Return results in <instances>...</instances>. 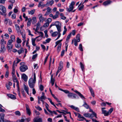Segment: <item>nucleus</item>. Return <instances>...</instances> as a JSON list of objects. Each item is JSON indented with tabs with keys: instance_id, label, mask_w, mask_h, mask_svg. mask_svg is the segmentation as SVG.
<instances>
[{
	"instance_id": "nucleus-1",
	"label": "nucleus",
	"mask_w": 122,
	"mask_h": 122,
	"mask_svg": "<svg viewBox=\"0 0 122 122\" xmlns=\"http://www.w3.org/2000/svg\"><path fill=\"white\" fill-rule=\"evenodd\" d=\"M55 25L57 28L58 31H59L61 28V24L59 21H56L55 23H53L51 24L50 26V28H51L52 26Z\"/></svg>"
},
{
	"instance_id": "nucleus-2",
	"label": "nucleus",
	"mask_w": 122,
	"mask_h": 122,
	"mask_svg": "<svg viewBox=\"0 0 122 122\" xmlns=\"http://www.w3.org/2000/svg\"><path fill=\"white\" fill-rule=\"evenodd\" d=\"M36 82L33 81V79L30 78L28 82V84L30 87L31 88H34L35 86Z\"/></svg>"
},
{
	"instance_id": "nucleus-3",
	"label": "nucleus",
	"mask_w": 122,
	"mask_h": 122,
	"mask_svg": "<svg viewBox=\"0 0 122 122\" xmlns=\"http://www.w3.org/2000/svg\"><path fill=\"white\" fill-rule=\"evenodd\" d=\"M75 4V2L74 1L71 2L69 5V8H67V11L70 12L72 11L74 8V5Z\"/></svg>"
},
{
	"instance_id": "nucleus-4",
	"label": "nucleus",
	"mask_w": 122,
	"mask_h": 122,
	"mask_svg": "<svg viewBox=\"0 0 122 122\" xmlns=\"http://www.w3.org/2000/svg\"><path fill=\"white\" fill-rule=\"evenodd\" d=\"M42 95L41 97H40L39 96H38V99L39 100H40V101L42 102L43 104H44V100H45L46 99V97L45 96V93L43 92H42Z\"/></svg>"
},
{
	"instance_id": "nucleus-5",
	"label": "nucleus",
	"mask_w": 122,
	"mask_h": 122,
	"mask_svg": "<svg viewBox=\"0 0 122 122\" xmlns=\"http://www.w3.org/2000/svg\"><path fill=\"white\" fill-rule=\"evenodd\" d=\"M67 96L69 98L72 99L73 98H76L77 97H78L76 94L70 92L68 94Z\"/></svg>"
},
{
	"instance_id": "nucleus-6",
	"label": "nucleus",
	"mask_w": 122,
	"mask_h": 122,
	"mask_svg": "<svg viewBox=\"0 0 122 122\" xmlns=\"http://www.w3.org/2000/svg\"><path fill=\"white\" fill-rule=\"evenodd\" d=\"M12 42L11 41L8 40L7 44L8 49L9 51L11 50L12 49L13 45L12 44Z\"/></svg>"
},
{
	"instance_id": "nucleus-7",
	"label": "nucleus",
	"mask_w": 122,
	"mask_h": 122,
	"mask_svg": "<svg viewBox=\"0 0 122 122\" xmlns=\"http://www.w3.org/2000/svg\"><path fill=\"white\" fill-rule=\"evenodd\" d=\"M28 68L27 66L25 65L21 66L20 68V70L21 72H24Z\"/></svg>"
},
{
	"instance_id": "nucleus-8",
	"label": "nucleus",
	"mask_w": 122,
	"mask_h": 122,
	"mask_svg": "<svg viewBox=\"0 0 122 122\" xmlns=\"http://www.w3.org/2000/svg\"><path fill=\"white\" fill-rule=\"evenodd\" d=\"M15 61L13 62L12 68V76L14 75H15Z\"/></svg>"
},
{
	"instance_id": "nucleus-9",
	"label": "nucleus",
	"mask_w": 122,
	"mask_h": 122,
	"mask_svg": "<svg viewBox=\"0 0 122 122\" xmlns=\"http://www.w3.org/2000/svg\"><path fill=\"white\" fill-rule=\"evenodd\" d=\"M5 114L3 113H1L0 114V122H4V119Z\"/></svg>"
},
{
	"instance_id": "nucleus-10",
	"label": "nucleus",
	"mask_w": 122,
	"mask_h": 122,
	"mask_svg": "<svg viewBox=\"0 0 122 122\" xmlns=\"http://www.w3.org/2000/svg\"><path fill=\"white\" fill-rule=\"evenodd\" d=\"M25 107L26 108V111L27 114L29 115H30L31 113L30 111L29 108V107L28 105L27 104L25 105Z\"/></svg>"
},
{
	"instance_id": "nucleus-11",
	"label": "nucleus",
	"mask_w": 122,
	"mask_h": 122,
	"mask_svg": "<svg viewBox=\"0 0 122 122\" xmlns=\"http://www.w3.org/2000/svg\"><path fill=\"white\" fill-rule=\"evenodd\" d=\"M0 9L3 13H5L6 12V9L5 7L2 5H0Z\"/></svg>"
},
{
	"instance_id": "nucleus-12",
	"label": "nucleus",
	"mask_w": 122,
	"mask_h": 122,
	"mask_svg": "<svg viewBox=\"0 0 122 122\" xmlns=\"http://www.w3.org/2000/svg\"><path fill=\"white\" fill-rule=\"evenodd\" d=\"M21 78L25 81H27L28 77L25 74H24L22 75L21 76Z\"/></svg>"
},
{
	"instance_id": "nucleus-13",
	"label": "nucleus",
	"mask_w": 122,
	"mask_h": 122,
	"mask_svg": "<svg viewBox=\"0 0 122 122\" xmlns=\"http://www.w3.org/2000/svg\"><path fill=\"white\" fill-rule=\"evenodd\" d=\"M42 119L41 118H35L33 119L34 122H42Z\"/></svg>"
},
{
	"instance_id": "nucleus-14",
	"label": "nucleus",
	"mask_w": 122,
	"mask_h": 122,
	"mask_svg": "<svg viewBox=\"0 0 122 122\" xmlns=\"http://www.w3.org/2000/svg\"><path fill=\"white\" fill-rule=\"evenodd\" d=\"M74 92L76 93L82 99H83V98L85 99V98L84 96L79 92L77 91H75Z\"/></svg>"
},
{
	"instance_id": "nucleus-15",
	"label": "nucleus",
	"mask_w": 122,
	"mask_h": 122,
	"mask_svg": "<svg viewBox=\"0 0 122 122\" xmlns=\"http://www.w3.org/2000/svg\"><path fill=\"white\" fill-rule=\"evenodd\" d=\"M15 26L17 33H20L21 31L19 25L18 24H16L15 25Z\"/></svg>"
},
{
	"instance_id": "nucleus-16",
	"label": "nucleus",
	"mask_w": 122,
	"mask_h": 122,
	"mask_svg": "<svg viewBox=\"0 0 122 122\" xmlns=\"http://www.w3.org/2000/svg\"><path fill=\"white\" fill-rule=\"evenodd\" d=\"M89 89L90 92L91 93V94L92 96L93 97H94L95 96V95H94V92L93 91V89L90 86H89Z\"/></svg>"
},
{
	"instance_id": "nucleus-17",
	"label": "nucleus",
	"mask_w": 122,
	"mask_h": 122,
	"mask_svg": "<svg viewBox=\"0 0 122 122\" xmlns=\"http://www.w3.org/2000/svg\"><path fill=\"white\" fill-rule=\"evenodd\" d=\"M47 11L46 12V15L49 14L52 12L51 9L48 7L47 8Z\"/></svg>"
},
{
	"instance_id": "nucleus-18",
	"label": "nucleus",
	"mask_w": 122,
	"mask_h": 122,
	"mask_svg": "<svg viewBox=\"0 0 122 122\" xmlns=\"http://www.w3.org/2000/svg\"><path fill=\"white\" fill-rule=\"evenodd\" d=\"M59 14V12L58 11H56L55 15H53V18L54 19H55L58 18V15Z\"/></svg>"
},
{
	"instance_id": "nucleus-19",
	"label": "nucleus",
	"mask_w": 122,
	"mask_h": 122,
	"mask_svg": "<svg viewBox=\"0 0 122 122\" xmlns=\"http://www.w3.org/2000/svg\"><path fill=\"white\" fill-rule=\"evenodd\" d=\"M71 33H70L67 36L66 40V45L67 43H68L69 42V39L70 37H71Z\"/></svg>"
},
{
	"instance_id": "nucleus-20",
	"label": "nucleus",
	"mask_w": 122,
	"mask_h": 122,
	"mask_svg": "<svg viewBox=\"0 0 122 122\" xmlns=\"http://www.w3.org/2000/svg\"><path fill=\"white\" fill-rule=\"evenodd\" d=\"M7 96L10 98L13 99H16L15 96L14 95L11 94H7Z\"/></svg>"
},
{
	"instance_id": "nucleus-21",
	"label": "nucleus",
	"mask_w": 122,
	"mask_h": 122,
	"mask_svg": "<svg viewBox=\"0 0 122 122\" xmlns=\"http://www.w3.org/2000/svg\"><path fill=\"white\" fill-rule=\"evenodd\" d=\"M112 2V1L109 0H107L104 2L103 3V4L105 6L111 4Z\"/></svg>"
},
{
	"instance_id": "nucleus-22",
	"label": "nucleus",
	"mask_w": 122,
	"mask_h": 122,
	"mask_svg": "<svg viewBox=\"0 0 122 122\" xmlns=\"http://www.w3.org/2000/svg\"><path fill=\"white\" fill-rule=\"evenodd\" d=\"M89 116L90 117L89 118H92L94 117H95L96 118H97V114L95 112H93V113H92V114H90Z\"/></svg>"
},
{
	"instance_id": "nucleus-23",
	"label": "nucleus",
	"mask_w": 122,
	"mask_h": 122,
	"mask_svg": "<svg viewBox=\"0 0 122 122\" xmlns=\"http://www.w3.org/2000/svg\"><path fill=\"white\" fill-rule=\"evenodd\" d=\"M36 17H33L32 19V23L34 24L36 23Z\"/></svg>"
},
{
	"instance_id": "nucleus-24",
	"label": "nucleus",
	"mask_w": 122,
	"mask_h": 122,
	"mask_svg": "<svg viewBox=\"0 0 122 122\" xmlns=\"http://www.w3.org/2000/svg\"><path fill=\"white\" fill-rule=\"evenodd\" d=\"M24 51L23 48L21 47L20 49L18 50L17 52L19 55L21 54L22 53H23Z\"/></svg>"
},
{
	"instance_id": "nucleus-25",
	"label": "nucleus",
	"mask_w": 122,
	"mask_h": 122,
	"mask_svg": "<svg viewBox=\"0 0 122 122\" xmlns=\"http://www.w3.org/2000/svg\"><path fill=\"white\" fill-rule=\"evenodd\" d=\"M20 33L21 35L22 38H23V39L22 40H25L26 37L25 33L23 32H21Z\"/></svg>"
},
{
	"instance_id": "nucleus-26",
	"label": "nucleus",
	"mask_w": 122,
	"mask_h": 122,
	"mask_svg": "<svg viewBox=\"0 0 122 122\" xmlns=\"http://www.w3.org/2000/svg\"><path fill=\"white\" fill-rule=\"evenodd\" d=\"M10 40H9L11 41L12 43V42L13 41H15V36H14L13 35H12L10 36Z\"/></svg>"
},
{
	"instance_id": "nucleus-27",
	"label": "nucleus",
	"mask_w": 122,
	"mask_h": 122,
	"mask_svg": "<svg viewBox=\"0 0 122 122\" xmlns=\"http://www.w3.org/2000/svg\"><path fill=\"white\" fill-rule=\"evenodd\" d=\"M12 77L13 81L14 82H16L18 81L17 79L16 78V76L15 75L13 76Z\"/></svg>"
},
{
	"instance_id": "nucleus-28",
	"label": "nucleus",
	"mask_w": 122,
	"mask_h": 122,
	"mask_svg": "<svg viewBox=\"0 0 122 122\" xmlns=\"http://www.w3.org/2000/svg\"><path fill=\"white\" fill-rule=\"evenodd\" d=\"M45 5H43V2H40L39 3V4L38 5V7H40L41 6L42 7H44Z\"/></svg>"
},
{
	"instance_id": "nucleus-29",
	"label": "nucleus",
	"mask_w": 122,
	"mask_h": 122,
	"mask_svg": "<svg viewBox=\"0 0 122 122\" xmlns=\"http://www.w3.org/2000/svg\"><path fill=\"white\" fill-rule=\"evenodd\" d=\"M58 31V37L55 40H57L60 37L61 35V34L60 33V32L61 31V29H60V31Z\"/></svg>"
},
{
	"instance_id": "nucleus-30",
	"label": "nucleus",
	"mask_w": 122,
	"mask_h": 122,
	"mask_svg": "<svg viewBox=\"0 0 122 122\" xmlns=\"http://www.w3.org/2000/svg\"><path fill=\"white\" fill-rule=\"evenodd\" d=\"M84 104L82 106L84 107L86 109H88L89 108V106L85 102H84Z\"/></svg>"
},
{
	"instance_id": "nucleus-31",
	"label": "nucleus",
	"mask_w": 122,
	"mask_h": 122,
	"mask_svg": "<svg viewBox=\"0 0 122 122\" xmlns=\"http://www.w3.org/2000/svg\"><path fill=\"white\" fill-rule=\"evenodd\" d=\"M54 1L53 0H51V1H50L49 2H47V3H46V5H52L54 3Z\"/></svg>"
},
{
	"instance_id": "nucleus-32",
	"label": "nucleus",
	"mask_w": 122,
	"mask_h": 122,
	"mask_svg": "<svg viewBox=\"0 0 122 122\" xmlns=\"http://www.w3.org/2000/svg\"><path fill=\"white\" fill-rule=\"evenodd\" d=\"M51 81L52 85L53 86L54 84L55 80L53 78L52 76H51Z\"/></svg>"
},
{
	"instance_id": "nucleus-33",
	"label": "nucleus",
	"mask_w": 122,
	"mask_h": 122,
	"mask_svg": "<svg viewBox=\"0 0 122 122\" xmlns=\"http://www.w3.org/2000/svg\"><path fill=\"white\" fill-rule=\"evenodd\" d=\"M58 33L57 31L54 32L52 33L51 34V36L53 37H54L56 36Z\"/></svg>"
},
{
	"instance_id": "nucleus-34",
	"label": "nucleus",
	"mask_w": 122,
	"mask_h": 122,
	"mask_svg": "<svg viewBox=\"0 0 122 122\" xmlns=\"http://www.w3.org/2000/svg\"><path fill=\"white\" fill-rule=\"evenodd\" d=\"M40 16L39 17V20L41 22H43L44 20V18L42 17V15L41 14L40 15Z\"/></svg>"
},
{
	"instance_id": "nucleus-35",
	"label": "nucleus",
	"mask_w": 122,
	"mask_h": 122,
	"mask_svg": "<svg viewBox=\"0 0 122 122\" xmlns=\"http://www.w3.org/2000/svg\"><path fill=\"white\" fill-rule=\"evenodd\" d=\"M80 66L81 69L83 71L84 70V65H83L82 63L81 62H80Z\"/></svg>"
},
{
	"instance_id": "nucleus-36",
	"label": "nucleus",
	"mask_w": 122,
	"mask_h": 122,
	"mask_svg": "<svg viewBox=\"0 0 122 122\" xmlns=\"http://www.w3.org/2000/svg\"><path fill=\"white\" fill-rule=\"evenodd\" d=\"M35 10V9H34L30 11H28V13L29 14H30L31 15H32L34 14Z\"/></svg>"
},
{
	"instance_id": "nucleus-37",
	"label": "nucleus",
	"mask_w": 122,
	"mask_h": 122,
	"mask_svg": "<svg viewBox=\"0 0 122 122\" xmlns=\"http://www.w3.org/2000/svg\"><path fill=\"white\" fill-rule=\"evenodd\" d=\"M1 49L2 51H5V46L4 45H1Z\"/></svg>"
},
{
	"instance_id": "nucleus-38",
	"label": "nucleus",
	"mask_w": 122,
	"mask_h": 122,
	"mask_svg": "<svg viewBox=\"0 0 122 122\" xmlns=\"http://www.w3.org/2000/svg\"><path fill=\"white\" fill-rule=\"evenodd\" d=\"M21 92L23 96L24 97H25L26 96L25 93V92L23 89H22L21 90Z\"/></svg>"
},
{
	"instance_id": "nucleus-39",
	"label": "nucleus",
	"mask_w": 122,
	"mask_h": 122,
	"mask_svg": "<svg viewBox=\"0 0 122 122\" xmlns=\"http://www.w3.org/2000/svg\"><path fill=\"white\" fill-rule=\"evenodd\" d=\"M24 89L26 92L29 91V87L28 86H26L25 85H24Z\"/></svg>"
},
{
	"instance_id": "nucleus-40",
	"label": "nucleus",
	"mask_w": 122,
	"mask_h": 122,
	"mask_svg": "<svg viewBox=\"0 0 122 122\" xmlns=\"http://www.w3.org/2000/svg\"><path fill=\"white\" fill-rule=\"evenodd\" d=\"M64 30L63 31L62 35H64L65 34L66 32L67 29L66 28V26H65L64 27Z\"/></svg>"
},
{
	"instance_id": "nucleus-41",
	"label": "nucleus",
	"mask_w": 122,
	"mask_h": 122,
	"mask_svg": "<svg viewBox=\"0 0 122 122\" xmlns=\"http://www.w3.org/2000/svg\"><path fill=\"white\" fill-rule=\"evenodd\" d=\"M40 36H37L36 37V38H32V39H31L32 42H35V41L36 40L37 38H38Z\"/></svg>"
},
{
	"instance_id": "nucleus-42",
	"label": "nucleus",
	"mask_w": 122,
	"mask_h": 122,
	"mask_svg": "<svg viewBox=\"0 0 122 122\" xmlns=\"http://www.w3.org/2000/svg\"><path fill=\"white\" fill-rule=\"evenodd\" d=\"M15 113L16 115L20 116L21 115L19 111H15Z\"/></svg>"
},
{
	"instance_id": "nucleus-43",
	"label": "nucleus",
	"mask_w": 122,
	"mask_h": 122,
	"mask_svg": "<svg viewBox=\"0 0 122 122\" xmlns=\"http://www.w3.org/2000/svg\"><path fill=\"white\" fill-rule=\"evenodd\" d=\"M79 49L81 51H83V49L82 47V45L81 44H80L79 45Z\"/></svg>"
},
{
	"instance_id": "nucleus-44",
	"label": "nucleus",
	"mask_w": 122,
	"mask_h": 122,
	"mask_svg": "<svg viewBox=\"0 0 122 122\" xmlns=\"http://www.w3.org/2000/svg\"><path fill=\"white\" fill-rule=\"evenodd\" d=\"M16 42L17 43H19L21 42V41L20 39H19V37H18L17 39Z\"/></svg>"
},
{
	"instance_id": "nucleus-45",
	"label": "nucleus",
	"mask_w": 122,
	"mask_h": 122,
	"mask_svg": "<svg viewBox=\"0 0 122 122\" xmlns=\"http://www.w3.org/2000/svg\"><path fill=\"white\" fill-rule=\"evenodd\" d=\"M90 113H85L83 114V116L86 117H89Z\"/></svg>"
},
{
	"instance_id": "nucleus-46",
	"label": "nucleus",
	"mask_w": 122,
	"mask_h": 122,
	"mask_svg": "<svg viewBox=\"0 0 122 122\" xmlns=\"http://www.w3.org/2000/svg\"><path fill=\"white\" fill-rule=\"evenodd\" d=\"M46 109L51 113V115H53V112L51 111L49 109V108L46 107Z\"/></svg>"
},
{
	"instance_id": "nucleus-47",
	"label": "nucleus",
	"mask_w": 122,
	"mask_h": 122,
	"mask_svg": "<svg viewBox=\"0 0 122 122\" xmlns=\"http://www.w3.org/2000/svg\"><path fill=\"white\" fill-rule=\"evenodd\" d=\"M63 62L62 61H61L60 62L59 66V67H61L63 68Z\"/></svg>"
},
{
	"instance_id": "nucleus-48",
	"label": "nucleus",
	"mask_w": 122,
	"mask_h": 122,
	"mask_svg": "<svg viewBox=\"0 0 122 122\" xmlns=\"http://www.w3.org/2000/svg\"><path fill=\"white\" fill-rule=\"evenodd\" d=\"M62 39L58 40L56 42V46H57L59 44L61 43V42L62 41Z\"/></svg>"
},
{
	"instance_id": "nucleus-49",
	"label": "nucleus",
	"mask_w": 122,
	"mask_h": 122,
	"mask_svg": "<svg viewBox=\"0 0 122 122\" xmlns=\"http://www.w3.org/2000/svg\"><path fill=\"white\" fill-rule=\"evenodd\" d=\"M62 39L58 40L56 42V46H57L59 44L61 43V42L62 41Z\"/></svg>"
},
{
	"instance_id": "nucleus-50",
	"label": "nucleus",
	"mask_w": 122,
	"mask_h": 122,
	"mask_svg": "<svg viewBox=\"0 0 122 122\" xmlns=\"http://www.w3.org/2000/svg\"><path fill=\"white\" fill-rule=\"evenodd\" d=\"M39 89L41 91H42L44 89V87L43 85H41L39 86Z\"/></svg>"
},
{
	"instance_id": "nucleus-51",
	"label": "nucleus",
	"mask_w": 122,
	"mask_h": 122,
	"mask_svg": "<svg viewBox=\"0 0 122 122\" xmlns=\"http://www.w3.org/2000/svg\"><path fill=\"white\" fill-rule=\"evenodd\" d=\"M15 46L16 47L18 48H19L20 46V45L19 43L15 44Z\"/></svg>"
},
{
	"instance_id": "nucleus-52",
	"label": "nucleus",
	"mask_w": 122,
	"mask_h": 122,
	"mask_svg": "<svg viewBox=\"0 0 122 122\" xmlns=\"http://www.w3.org/2000/svg\"><path fill=\"white\" fill-rule=\"evenodd\" d=\"M37 55H38V54H36L35 55H33L32 57V59L33 60H34V59H35L37 57Z\"/></svg>"
},
{
	"instance_id": "nucleus-53",
	"label": "nucleus",
	"mask_w": 122,
	"mask_h": 122,
	"mask_svg": "<svg viewBox=\"0 0 122 122\" xmlns=\"http://www.w3.org/2000/svg\"><path fill=\"white\" fill-rule=\"evenodd\" d=\"M65 50H63L61 52V57H62L65 54Z\"/></svg>"
},
{
	"instance_id": "nucleus-54",
	"label": "nucleus",
	"mask_w": 122,
	"mask_h": 122,
	"mask_svg": "<svg viewBox=\"0 0 122 122\" xmlns=\"http://www.w3.org/2000/svg\"><path fill=\"white\" fill-rule=\"evenodd\" d=\"M113 110V108H111L108 111L109 114H110L112 112Z\"/></svg>"
},
{
	"instance_id": "nucleus-55",
	"label": "nucleus",
	"mask_w": 122,
	"mask_h": 122,
	"mask_svg": "<svg viewBox=\"0 0 122 122\" xmlns=\"http://www.w3.org/2000/svg\"><path fill=\"white\" fill-rule=\"evenodd\" d=\"M84 5L82 4V5L79 8V10H81L84 8Z\"/></svg>"
},
{
	"instance_id": "nucleus-56",
	"label": "nucleus",
	"mask_w": 122,
	"mask_h": 122,
	"mask_svg": "<svg viewBox=\"0 0 122 122\" xmlns=\"http://www.w3.org/2000/svg\"><path fill=\"white\" fill-rule=\"evenodd\" d=\"M16 59L17 62H16V64H15V66H17L16 64L18 63L20 61H21V60H20V59H19L18 58H17Z\"/></svg>"
},
{
	"instance_id": "nucleus-57",
	"label": "nucleus",
	"mask_w": 122,
	"mask_h": 122,
	"mask_svg": "<svg viewBox=\"0 0 122 122\" xmlns=\"http://www.w3.org/2000/svg\"><path fill=\"white\" fill-rule=\"evenodd\" d=\"M33 76H34V78H33L34 79H33V81L36 82V74H35V72H34V73Z\"/></svg>"
},
{
	"instance_id": "nucleus-58",
	"label": "nucleus",
	"mask_w": 122,
	"mask_h": 122,
	"mask_svg": "<svg viewBox=\"0 0 122 122\" xmlns=\"http://www.w3.org/2000/svg\"><path fill=\"white\" fill-rule=\"evenodd\" d=\"M9 74L8 71H6L5 76L6 78H7L8 77Z\"/></svg>"
},
{
	"instance_id": "nucleus-59",
	"label": "nucleus",
	"mask_w": 122,
	"mask_h": 122,
	"mask_svg": "<svg viewBox=\"0 0 122 122\" xmlns=\"http://www.w3.org/2000/svg\"><path fill=\"white\" fill-rule=\"evenodd\" d=\"M52 21L51 19L50 18H49L47 19V23H50L51 22V21Z\"/></svg>"
},
{
	"instance_id": "nucleus-60",
	"label": "nucleus",
	"mask_w": 122,
	"mask_h": 122,
	"mask_svg": "<svg viewBox=\"0 0 122 122\" xmlns=\"http://www.w3.org/2000/svg\"><path fill=\"white\" fill-rule=\"evenodd\" d=\"M74 44L76 46L78 45L77 42V41L75 39L74 40Z\"/></svg>"
},
{
	"instance_id": "nucleus-61",
	"label": "nucleus",
	"mask_w": 122,
	"mask_h": 122,
	"mask_svg": "<svg viewBox=\"0 0 122 122\" xmlns=\"http://www.w3.org/2000/svg\"><path fill=\"white\" fill-rule=\"evenodd\" d=\"M35 107L36 109L37 110H39V111H41L42 110L41 108L39 106H38L37 107L36 106Z\"/></svg>"
},
{
	"instance_id": "nucleus-62",
	"label": "nucleus",
	"mask_w": 122,
	"mask_h": 122,
	"mask_svg": "<svg viewBox=\"0 0 122 122\" xmlns=\"http://www.w3.org/2000/svg\"><path fill=\"white\" fill-rule=\"evenodd\" d=\"M47 99L52 105L54 104V103L52 102L50 98H48Z\"/></svg>"
},
{
	"instance_id": "nucleus-63",
	"label": "nucleus",
	"mask_w": 122,
	"mask_h": 122,
	"mask_svg": "<svg viewBox=\"0 0 122 122\" xmlns=\"http://www.w3.org/2000/svg\"><path fill=\"white\" fill-rule=\"evenodd\" d=\"M12 18V19H15L16 18V15L15 14H13L11 15Z\"/></svg>"
},
{
	"instance_id": "nucleus-64",
	"label": "nucleus",
	"mask_w": 122,
	"mask_h": 122,
	"mask_svg": "<svg viewBox=\"0 0 122 122\" xmlns=\"http://www.w3.org/2000/svg\"><path fill=\"white\" fill-rule=\"evenodd\" d=\"M8 20H9V19H7V18L5 19L4 20V23L5 24H7L8 22Z\"/></svg>"
}]
</instances>
